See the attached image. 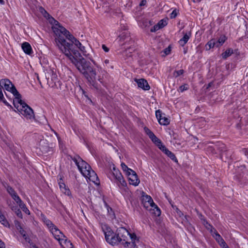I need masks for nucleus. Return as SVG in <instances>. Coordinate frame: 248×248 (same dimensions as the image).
<instances>
[{
  "label": "nucleus",
  "instance_id": "f257e3e1",
  "mask_svg": "<svg viewBox=\"0 0 248 248\" xmlns=\"http://www.w3.org/2000/svg\"><path fill=\"white\" fill-rule=\"evenodd\" d=\"M66 44H64L66 46H64L59 43L60 51L74 64L78 71L86 78L88 83L94 88H97L96 73L91 62L83 58L79 51H76L73 48L72 45L70 46L69 44L68 45L67 43Z\"/></svg>",
  "mask_w": 248,
  "mask_h": 248
},
{
  "label": "nucleus",
  "instance_id": "f03ea898",
  "mask_svg": "<svg viewBox=\"0 0 248 248\" xmlns=\"http://www.w3.org/2000/svg\"><path fill=\"white\" fill-rule=\"evenodd\" d=\"M136 239L135 233H130L125 228L121 227L118 229L116 234L111 237L109 244L115 245L121 243L125 248H135Z\"/></svg>",
  "mask_w": 248,
  "mask_h": 248
},
{
  "label": "nucleus",
  "instance_id": "7ed1b4c3",
  "mask_svg": "<svg viewBox=\"0 0 248 248\" xmlns=\"http://www.w3.org/2000/svg\"><path fill=\"white\" fill-rule=\"evenodd\" d=\"M59 43L64 46H66L64 44L67 45L66 43H67L68 45L69 44L70 46L72 45L73 48L76 51H78V49L82 52L84 55H86V51L85 47L65 28L64 31H62V32L60 33V36H58L55 38V45L60 51V48L59 46Z\"/></svg>",
  "mask_w": 248,
  "mask_h": 248
},
{
  "label": "nucleus",
  "instance_id": "20e7f679",
  "mask_svg": "<svg viewBox=\"0 0 248 248\" xmlns=\"http://www.w3.org/2000/svg\"><path fill=\"white\" fill-rule=\"evenodd\" d=\"M59 43L64 46H66L64 44L67 45L66 43H67L68 45L69 44L70 46L72 45L73 48L76 51H78V49L82 52L84 55H86V51L85 47L65 28L64 31H62V32L60 33V36H58L55 38V45L60 51V48L59 46Z\"/></svg>",
  "mask_w": 248,
  "mask_h": 248
},
{
  "label": "nucleus",
  "instance_id": "39448f33",
  "mask_svg": "<svg viewBox=\"0 0 248 248\" xmlns=\"http://www.w3.org/2000/svg\"><path fill=\"white\" fill-rule=\"evenodd\" d=\"M72 159L76 163L78 169L84 177L97 185L99 184V180L96 173L92 169L91 166L87 162L78 155H76L72 157Z\"/></svg>",
  "mask_w": 248,
  "mask_h": 248
},
{
  "label": "nucleus",
  "instance_id": "423d86ee",
  "mask_svg": "<svg viewBox=\"0 0 248 248\" xmlns=\"http://www.w3.org/2000/svg\"><path fill=\"white\" fill-rule=\"evenodd\" d=\"M39 11L45 18L48 19L49 22L52 25V29L54 33L55 38L58 36H60V33L62 32V31H65V28L52 17L42 7H39Z\"/></svg>",
  "mask_w": 248,
  "mask_h": 248
},
{
  "label": "nucleus",
  "instance_id": "0eeeda50",
  "mask_svg": "<svg viewBox=\"0 0 248 248\" xmlns=\"http://www.w3.org/2000/svg\"><path fill=\"white\" fill-rule=\"evenodd\" d=\"M19 100H13L14 107L20 112V113L27 119H31L33 117V110L26 103L21 100V96Z\"/></svg>",
  "mask_w": 248,
  "mask_h": 248
},
{
  "label": "nucleus",
  "instance_id": "6e6552de",
  "mask_svg": "<svg viewBox=\"0 0 248 248\" xmlns=\"http://www.w3.org/2000/svg\"><path fill=\"white\" fill-rule=\"evenodd\" d=\"M142 204L151 214L158 217L161 214V211L157 206L154 202L152 198L147 195H143L141 199Z\"/></svg>",
  "mask_w": 248,
  "mask_h": 248
},
{
  "label": "nucleus",
  "instance_id": "1a4fd4ad",
  "mask_svg": "<svg viewBox=\"0 0 248 248\" xmlns=\"http://www.w3.org/2000/svg\"><path fill=\"white\" fill-rule=\"evenodd\" d=\"M0 86L1 88H3L12 93L15 97L14 99L19 100V97H20L21 95L10 80L7 78L1 79L0 80Z\"/></svg>",
  "mask_w": 248,
  "mask_h": 248
},
{
  "label": "nucleus",
  "instance_id": "9d476101",
  "mask_svg": "<svg viewBox=\"0 0 248 248\" xmlns=\"http://www.w3.org/2000/svg\"><path fill=\"white\" fill-rule=\"evenodd\" d=\"M50 231L52 233L55 239L59 242V243L62 247H63V245H62V241H64L65 244L67 243V245H69L70 246H72V243L70 242V241H68L66 239L65 235L60 231V230L58 229V228L56 226Z\"/></svg>",
  "mask_w": 248,
  "mask_h": 248
},
{
  "label": "nucleus",
  "instance_id": "9b49d317",
  "mask_svg": "<svg viewBox=\"0 0 248 248\" xmlns=\"http://www.w3.org/2000/svg\"><path fill=\"white\" fill-rule=\"evenodd\" d=\"M111 175L112 178L110 176V178L111 179H114L118 185L121 184L122 186H124L126 185V183L124 180V178L120 170L116 169L114 167L113 168V170L111 172Z\"/></svg>",
  "mask_w": 248,
  "mask_h": 248
},
{
  "label": "nucleus",
  "instance_id": "f8f14e48",
  "mask_svg": "<svg viewBox=\"0 0 248 248\" xmlns=\"http://www.w3.org/2000/svg\"><path fill=\"white\" fill-rule=\"evenodd\" d=\"M101 228L105 236L106 241L109 243L111 237H112L113 233L110 228L106 224H101Z\"/></svg>",
  "mask_w": 248,
  "mask_h": 248
},
{
  "label": "nucleus",
  "instance_id": "ddd939ff",
  "mask_svg": "<svg viewBox=\"0 0 248 248\" xmlns=\"http://www.w3.org/2000/svg\"><path fill=\"white\" fill-rule=\"evenodd\" d=\"M156 117L157 118L159 123L161 125H166L170 124L169 119L165 116L164 114H162L161 111L158 109L155 112Z\"/></svg>",
  "mask_w": 248,
  "mask_h": 248
},
{
  "label": "nucleus",
  "instance_id": "4468645a",
  "mask_svg": "<svg viewBox=\"0 0 248 248\" xmlns=\"http://www.w3.org/2000/svg\"><path fill=\"white\" fill-rule=\"evenodd\" d=\"M130 172L127 173V175L129 181V184L134 186H137L140 183L138 176L135 171L133 170H129Z\"/></svg>",
  "mask_w": 248,
  "mask_h": 248
},
{
  "label": "nucleus",
  "instance_id": "2eb2a0df",
  "mask_svg": "<svg viewBox=\"0 0 248 248\" xmlns=\"http://www.w3.org/2000/svg\"><path fill=\"white\" fill-rule=\"evenodd\" d=\"M119 37V41L122 46L126 44H129V42H132L131 38L129 35L125 32L122 33L120 35Z\"/></svg>",
  "mask_w": 248,
  "mask_h": 248
},
{
  "label": "nucleus",
  "instance_id": "dca6fc26",
  "mask_svg": "<svg viewBox=\"0 0 248 248\" xmlns=\"http://www.w3.org/2000/svg\"><path fill=\"white\" fill-rule=\"evenodd\" d=\"M7 191L11 196L12 198L16 201L17 204L22 201L17 194L16 192L12 187L8 186L7 188Z\"/></svg>",
  "mask_w": 248,
  "mask_h": 248
},
{
  "label": "nucleus",
  "instance_id": "f3484780",
  "mask_svg": "<svg viewBox=\"0 0 248 248\" xmlns=\"http://www.w3.org/2000/svg\"><path fill=\"white\" fill-rule=\"evenodd\" d=\"M136 81L139 87L141 88L144 90H149L150 89V86L146 80L141 78L140 79H137Z\"/></svg>",
  "mask_w": 248,
  "mask_h": 248
},
{
  "label": "nucleus",
  "instance_id": "a211bd4d",
  "mask_svg": "<svg viewBox=\"0 0 248 248\" xmlns=\"http://www.w3.org/2000/svg\"><path fill=\"white\" fill-rule=\"evenodd\" d=\"M213 237L216 239L220 247H222L225 246V244H226V242L216 230H215L214 234H213Z\"/></svg>",
  "mask_w": 248,
  "mask_h": 248
},
{
  "label": "nucleus",
  "instance_id": "6ab92c4d",
  "mask_svg": "<svg viewBox=\"0 0 248 248\" xmlns=\"http://www.w3.org/2000/svg\"><path fill=\"white\" fill-rule=\"evenodd\" d=\"M41 217L43 222L47 226L49 231L55 227V225L50 220L47 219L44 215L41 214Z\"/></svg>",
  "mask_w": 248,
  "mask_h": 248
},
{
  "label": "nucleus",
  "instance_id": "aec40b11",
  "mask_svg": "<svg viewBox=\"0 0 248 248\" xmlns=\"http://www.w3.org/2000/svg\"><path fill=\"white\" fill-rule=\"evenodd\" d=\"M183 33L184 34V35L183 37L181 38L179 41L180 45L181 46H184L186 44V43L188 42L191 36L190 32H189L188 33H184V32H183Z\"/></svg>",
  "mask_w": 248,
  "mask_h": 248
},
{
  "label": "nucleus",
  "instance_id": "412c9836",
  "mask_svg": "<svg viewBox=\"0 0 248 248\" xmlns=\"http://www.w3.org/2000/svg\"><path fill=\"white\" fill-rule=\"evenodd\" d=\"M22 48L27 54H31L32 53V48L30 44L28 42H24L22 44Z\"/></svg>",
  "mask_w": 248,
  "mask_h": 248
},
{
  "label": "nucleus",
  "instance_id": "4be33fe9",
  "mask_svg": "<svg viewBox=\"0 0 248 248\" xmlns=\"http://www.w3.org/2000/svg\"><path fill=\"white\" fill-rule=\"evenodd\" d=\"M233 53V50L232 48H229L226 49V50L222 53V57L223 59H226L228 57L232 55Z\"/></svg>",
  "mask_w": 248,
  "mask_h": 248
},
{
  "label": "nucleus",
  "instance_id": "5701e85b",
  "mask_svg": "<svg viewBox=\"0 0 248 248\" xmlns=\"http://www.w3.org/2000/svg\"><path fill=\"white\" fill-rule=\"evenodd\" d=\"M220 147H219V149L220 151L221 152V157L222 158L224 156L226 157V158H228L229 156L227 155V154L226 153L225 146L223 144H219Z\"/></svg>",
  "mask_w": 248,
  "mask_h": 248
},
{
  "label": "nucleus",
  "instance_id": "b1692460",
  "mask_svg": "<svg viewBox=\"0 0 248 248\" xmlns=\"http://www.w3.org/2000/svg\"><path fill=\"white\" fill-rule=\"evenodd\" d=\"M17 204L23 212L28 215H30V212L29 210L27 208L26 205L22 201Z\"/></svg>",
  "mask_w": 248,
  "mask_h": 248
},
{
  "label": "nucleus",
  "instance_id": "393cba45",
  "mask_svg": "<svg viewBox=\"0 0 248 248\" xmlns=\"http://www.w3.org/2000/svg\"><path fill=\"white\" fill-rule=\"evenodd\" d=\"M164 153L167 155L171 159L174 161L175 162H177V158L174 154L171 151H169L168 149L165 151Z\"/></svg>",
  "mask_w": 248,
  "mask_h": 248
},
{
  "label": "nucleus",
  "instance_id": "a878e982",
  "mask_svg": "<svg viewBox=\"0 0 248 248\" xmlns=\"http://www.w3.org/2000/svg\"><path fill=\"white\" fill-rule=\"evenodd\" d=\"M19 228H18V230H19V232L21 235H22V237L27 242H29L30 238L27 237L26 232L23 229V228L20 226H19Z\"/></svg>",
  "mask_w": 248,
  "mask_h": 248
},
{
  "label": "nucleus",
  "instance_id": "bb28decb",
  "mask_svg": "<svg viewBox=\"0 0 248 248\" xmlns=\"http://www.w3.org/2000/svg\"><path fill=\"white\" fill-rule=\"evenodd\" d=\"M0 222L1 223V224L5 226L8 227L9 226V224L8 222L6 220L5 217L4 216L0 213Z\"/></svg>",
  "mask_w": 248,
  "mask_h": 248
},
{
  "label": "nucleus",
  "instance_id": "cd10ccee",
  "mask_svg": "<svg viewBox=\"0 0 248 248\" xmlns=\"http://www.w3.org/2000/svg\"><path fill=\"white\" fill-rule=\"evenodd\" d=\"M215 39H212L206 44L205 47L207 50H209L210 49L213 48L215 47Z\"/></svg>",
  "mask_w": 248,
  "mask_h": 248
},
{
  "label": "nucleus",
  "instance_id": "c85d7f7f",
  "mask_svg": "<svg viewBox=\"0 0 248 248\" xmlns=\"http://www.w3.org/2000/svg\"><path fill=\"white\" fill-rule=\"evenodd\" d=\"M121 165L122 170L124 171L125 172L126 174L130 172L129 170H132V169L128 168V167L124 163H122Z\"/></svg>",
  "mask_w": 248,
  "mask_h": 248
},
{
  "label": "nucleus",
  "instance_id": "c756f323",
  "mask_svg": "<svg viewBox=\"0 0 248 248\" xmlns=\"http://www.w3.org/2000/svg\"><path fill=\"white\" fill-rule=\"evenodd\" d=\"M167 22L166 20L162 19L159 21V22L157 23L158 26L159 27V28H162L164 27H165L166 25H167Z\"/></svg>",
  "mask_w": 248,
  "mask_h": 248
},
{
  "label": "nucleus",
  "instance_id": "7c9ffc66",
  "mask_svg": "<svg viewBox=\"0 0 248 248\" xmlns=\"http://www.w3.org/2000/svg\"><path fill=\"white\" fill-rule=\"evenodd\" d=\"M150 24V21L146 19L142 20L140 23V26L142 28H146Z\"/></svg>",
  "mask_w": 248,
  "mask_h": 248
},
{
  "label": "nucleus",
  "instance_id": "2f4dec72",
  "mask_svg": "<svg viewBox=\"0 0 248 248\" xmlns=\"http://www.w3.org/2000/svg\"><path fill=\"white\" fill-rule=\"evenodd\" d=\"M40 149L43 153H47L51 151L49 147L47 146H41Z\"/></svg>",
  "mask_w": 248,
  "mask_h": 248
},
{
  "label": "nucleus",
  "instance_id": "473e14b6",
  "mask_svg": "<svg viewBox=\"0 0 248 248\" xmlns=\"http://www.w3.org/2000/svg\"><path fill=\"white\" fill-rule=\"evenodd\" d=\"M184 70L183 69H181L178 71H175L173 73V76L175 78H177L179 76L182 75L184 73Z\"/></svg>",
  "mask_w": 248,
  "mask_h": 248
},
{
  "label": "nucleus",
  "instance_id": "72a5a7b5",
  "mask_svg": "<svg viewBox=\"0 0 248 248\" xmlns=\"http://www.w3.org/2000/svg\"><path fill=\"white\" fill-rule=\"evenodd\" d=\"M61 191L66 195H67L68 196H71V192L69 189L66 186L64 187L63 189H62Z\"/></svg>",
  "mask_w": 248,
  "mask_h": 248
},
{
  "label": "nucleus",
  "instance_id": "f704fd0d",
  "mask_svg": "<svg viewBox=\"0 0 248 248\" xmlns=\"http://www.w3.org/2000/svg\"><path fill=\"white\" fill-rule=\"evenodd\" d=\"M150 139L152 140L156 144L158 143H160V140L158 139L155 134H154L153 136H152Z\"/></svg>",
  "mask_w": 248,
  "mask_h": 248
},
{
  "label": "nucleus",
  "instance_id": "c9c22d12",
  "mask_svg": "<svg viewBox=\"0 0 248 248\" xmlns=\"http://www.w3.org/2000/svg\"><path fill=\"white\" fill-rule=\"evenodd\" d=\"M226 38L225 36H220V38L217 40L218 43V44H219V45L222 46L226 41Z\"/></svg>",
  "mask_w": 248,
  "mask_h": 248
},
{
  "label": "nucleus",
  "instance_id": "e433bc0d",
  "mask_svg": "<svg viewBox=\"0 0 248 248\" xmlns=\"http://www.w3.org/2000/svg\"><path fill=\"white\" fill-rule=\"evenodd\" d=\"M179 13V11L176 9H175L173 10L172 13L170 14V18H174L176 17L178 14Z\"/></svg>",
  "mask_w": 248,
  "mask_h": 248
},
{
  "label": "nucleus",
  "instance_id": "4c0bfd02",
  "mask_svg": "<svg viewBox=\"0 0 248 248\" xmlns=\"http://www.w3.org/2000/svg\"><path fill=\"white\" fill-rule=\"evenodd\" d=\"M144 130L146 133L149 136V138H150L152 136H153L154 133L148 128L145 127Z\"/></svg>",
  "mask_w": 248,
  "mask_h": 248
},
{
  "label": "nucleus",
  "instance_id": "58836bf2",
  "mask_svg": "<svg viewBox=\"0 0 248 248\" xmlns=\"http://www.w3.org/2000/svg\"><path fill=\"white\" fill-rule=\"evenodd\" d=\"M159 29V27L158 26V25L157 24L156 25H155L153 27H152L150 31L151 32H155Z\"/></svg>",
  "mask_w": 248,
  "mask_h": 248
},
{
  "label": "nucleus",
  "instance_id": "ea45409f",
  "mask_svg": "<svg viewBox=\"0 0 248 248\" xmlns=\"http://www.w3.org/2000/svg\"><path fill=\"white\" fill-rule=\"evenodd\" d=\"M188 88L187 87L186 85H182L179 87V91L181 92H184V91H186L187 90Z\"/></svg>",
  "mask_w": 248,
  "mask_h": 248
},
{
  "label": "nucleus",
  "instance_id": "a19ab883",
  "mask_svg": "<svg viewBox=\"0 0 248 248\" xmlns=\"http://www.w3.org/2000/svg\"><path fill=\"white\" fill-rule=\"evenodd\" d=\"M15 213L16 214V215H17V216L20 218H22V213L20 211V210L19 209H18L16 212Z\"/></svg>",
  "mask_w": 248,
  "mask_h": 248
},
{
  "label": "nucleus",
  "instance_id": "79ce46f5",
  "mask_svg": "<svg viewBox=\"0 0 248 248\" xmlns=\"http://www.w3.org/2000/svg\"><path fill=\"white\" fill-rule=\"evenodd\" d=\"M107 210L109 215H114V213L111 208L109 207L108 206H107Z\"/></svg>",
  "mask_w": 248,
  "mask_h": 248
},
{
  "label": "nucleus",
  "instance_id": "37998d69",
  "mask_svg": "<svg viewBox=\"0 0 248 248\" xmlns=\"http://www.w3.org/2000/svg\"><path fill=\"white\" fill-rule=\"evenodd\" d=\"M170 47L168 46L167 48L164 49V52L166 55H168L170 52Z\"/></svg>",
  "mask_w": 248,
  "mask_h": 248
},
{
  "label": "nucleus",
  "instance_id": "c03bdc74",
  "mask_svg": "<svg viewBox=\"0 0 248 248\" xmlns=\"http://www.w3.org/2000/svg\"><path fill=\"white\" fill-rule=\"evenodd\" d=\"M62 245H63V247H62L63 248H73L72 245L70 246L69 245H67V243L65 244L64 241H62Z\"/></svg>",
  "mask_w": 248,
  "mask_h": 248
},
{
  "label": "nucleus",
  "instance_id": "a18cd8bd",
  "mask_svg": "<svg viewBox=\"0 0 248 248\" xmlns=\"http://www.w3.org/2000/svg\"><path fill=\"white\" fill-rule=\"evenodd\" d=\"M10 208L11 209V210L13 211H14L15 212H16L18 209H19V208H18V206H16V205H11L10 206Z\"/></svg>",
  "mask_w": 248,
  "mask_h": 248
},
{
  "label": "nucleus",
  "instance_id": "49530a36",
  "mask_svg": "<svg viewBox=\"0 0 248 248\" xmlns=\"http://www.w3.org/2000/svg\"><path fill=\"white\" fill-rule=\"evenodd\" d=\"M208 226L210 227V229L209 230L211 233H212V234H214V231L215 230H216L212 226H211L210 224H208Z\"/></svg>",
  "mask_w": 248,
  "mask_h": 248
},
{
  "label": "nucleus",
  "instance_id": "de8ad7c7",
  "mask_svg": "<svg viewBox=\"0 0 248 248\" xmlns=\"http://www.w3.org/2000/svg\"><path fill=\"white\" fill-rule=\"evenodd\" d=\"M59 184V186H60V188L61 190L62 189H63L64 187H66L65 185L63 183H61V182H60Z\"/></svg>",
  "mask_w": 248,
  "mask_h": 248
},
{
  "label": "nucleus",
  "instance_id": "09e8293b",
  "mask_svg": "<svg viewBox=\"0 0 248 248\" xmlns=\"http://www.w3.org/2000/svg\"><path fill=\"white\" fill-rule=\"evenodd\" d=\"M102 49L106 52H108L109 48L105 45H103L102 46Z\"/></svg>",
  "mask_w": 248,
  "mask_h": 248
},
{
  "label": "nucleus",
  "instance_id": "8fccbe9b",
  "mask_svg": "<svg viewBox=\"0 0 248 248\" xmlns=\"http://www.w3.org/2000/svg\"><path fill=\"white\" fill-rule=\"evenodd\" d=\"M146 0H142L140 2V6H144V5H145L146 4Z\"/></svg>",
  "mask_w": 248,
  "mask_h": 248
},
{
  "label": "nucleus",
  "instance_id": "3c124183",
  "mask_svg": "<svg viewBox=\"0 0 248 248\" xmlns=\"http://www.w3.org/2000/svg\"><path fill=\"white\" fill-rule=\"evenodd\" d=\"M160 149L162 150L164 153L166 150H167L166 147L165 146V145H161V147H160Z\"/></svg>",
  "mask_w": 248,
  "mask_h": 248
},
{
  "label": "nucleus",
  "instance_id": "603ef678",
  "mask_svg": "<svg viewBox=\"0 0 248 248\" xmlns=\"http://www.w3.org/2000/svg\"><path fill=\"white\" fill-rule=\"evenodd\" d=\"M242 151L245 154V155H246L248 156V150L247 149H246V148L243 149L242 150Z\"/></svg>",
  "mask_w": 248,
  "mask_h": 248
},
{
  "label": "nucleus",
  "instance_id": "864d4df0",
  "mask_svg": "<svg viewBox=\"0 0 248 248\" xmlns=\"http://www.w3.org/2000/svg\"><path fill=\"white\" fill-rule=\"evenodd\" d=\"M0 248H5V245L3 242H2L0 240Z\"/></svg>",
  "mask_w": 248,
  "mask_h": 248
},
{
  "label": "nucleus",
  "instance_id": "5fc2aeb1",
  "mask_svg": "<svg viewBox=\"0 0 248 248\" xmlns=\"http://www.w3.org/2000/svg\"><path fill=\"white\" fill-rule=\"evenodd\" d=\"M215 46L216 47H219V46H221V45H219V44H218V41L217 40H216V39H215Z\"/></svg>",
  "mask_w": 248,
  "mask_h": 248
},
{
  "label": "nucleus",
  "instance_id": "6e6d98bb",
  "mask_svg": "<svg viewBox=\"0 0 248 248\" xmlns=\"http://www.w3.org/2000/svg\"><path fill=\"white\" fill-rule=\"evenodd\" d=\"M2 100V102L5 104V105L7 106H11L9 105V104L5 100V99H1Z\"/></svg>",
  "mask_w": 248,
  "mask_h": 248
},
{
  "label": "nucleus",
  "instance_id": "4d7b16f0",
  "mask_svg": "<svg viewBox=\"0 0 248 248\" xmlns=\"http://www.w3.org/2000/svg\"><path fill=\"white\" fill-rule=\"evenodd\" d=\"M3 97L1 88L0 87V100L2 99V97Z\"/></svg>",
  "mask_w": 248,
  "mask_h": 248
},
{
  "label": "nucleus",
  "instance_id": "13d9d810",
  "mask_svg": "<svg viewBox=\"0 0 248 248\" xmlns=\"http://www.w3.org/2000/svg\"><path fill=\"white\" fill-rule=\"evenodd\" d=\"M176 211L177 213L179 214V215L181 217V215H183V214L177 208H176Z\"/></svg>",
  "mask_w": 248,
  "mask_h": 248
},
{
  "label": "nucleus",
  "instance_id": "bf43d9fd",
  "mask_svg": "<svg viewBox=\"0 0 248 248\" xmlns=\"http://www.w3.org/2000/svg\"><path fill=\"white\" fill-rule=\"evenodd\" d=\"M158 148L160 149V147H161V145H163L161 142V141H160V143H158L156 144Z\"/></svg>",
  "mask_w": 248,
  "mask_h": 248
},
{
  "label": "nucleus",
  "instance_id": "052dcab7",
  "mask_svg": "<svg viewBox=\"0 0 248 248\" xmlns=\"http://www.w3.org/2000/svg\"><path fill=\"white\" fill-rule=\"evenodd\" d=\"M208 223L207 222L206 223V225L205 226L206 228H207V229H208V230H209L211 228L210 227L208 226Z\"/></svg>",
  "mask_w": 248,
  "mask_h": 248
},
{
  "label": "nucleus",
  "instance_id": "680f3d73",
  "mask_svg": "<svg viewBox=\"0 0 248 248\" xmlns=\"http://www.w3.org/2000/svg\"><path fill=\"white\" fill-rule=\"evenodd\" d=\"M104 62H105V64H108L109 63V60H106Z\"/></svg>",
  "mask_w": 248,
  "mask_h": 248
},
{
  "label": "nucleus",
  "instance_id": "e2e57ef3",
  "mask_svg": "<svg viewBox=\"0 0 248 248\" xmlns=\"http://www.w3.org/2000/svg\"><path fill=\"white\" fill-rule=\"evenodd\" d=\"M0 3L1 4H3L4 3V1L3 0H0Z\"/></svg>",
  "mask_w": 248,
  "mask_h": 248
},
{
  "label": "nucleus",
  "instance_id": "0e129e2a",
  "mask_svg": "<svg viewBox=\"0 0 248 248\" xmlns=\"http://www.w3.org/2000/svg\"><path fill=\"white\" fill-rule=\"evenodd\" d=\"M225 246H224V247H222V248H229L228 247V246L227 245V244H225Z\"/></svg>",
  "mask_w": 248,
  "mask_h": 248
},
{
  "label": "nucleus",
  "instance_id": "69168bd1",
  "mask_svg": "<svg viewBox=\"0 0 248 248\" xmlns=\"http://www.w3.org/2000/svg\"><path fill=\"white\" fill-rule=\"evenodd\" d=\"M225 246H224V247H222V248H229L228 247V246L227 245V244H225Z\"/></svg>",
  "mask_w": 248,
  "mask_h": 248
},
{
  "label": "nucleus",
  "instance_id": "338daca9",
  "mask_svg": "<svg viewBox=\"0 0 248 248\" xmlns=\"http://www.w3.org/2000/svg\"><path fill=\"white\" fill-rule=\"evenodd\" d=\"M37 79H38V81H39V83H40V84H41V81H40V79H39V76H38V75H37Z\"/></svg>",
  "mask_w": 248,
  "mask_h": 248
},
{
  "label": "nucleus",
  "instance_id": "774afa93",
  "mask_svg": "<svg viewBox=\"0 0 248 248\" xmlns=\"http://www.w3.org/2000/svg\"><path fill=\"white\" fill-rule=\"evenodd\" d=\"M32 248H38L37 246H36L35 245H33L32 246Z\"/></svg>",
  "mask_w": 248,
  "mask_h": 248
}]
</instances>
